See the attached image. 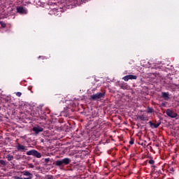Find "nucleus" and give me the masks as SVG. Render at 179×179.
<instances>
[{
  "label": "nucleus",
  "mask_w": 179,
  "mask_h": 179,
  "mask_svg": "<svg viewBox=\"0 0 179 179\" xmlns=\"http://www.w3.org/2000/svg\"><path fill=\"white\" fill-rule=\"evenodd\" d=\"M29 166L30 169H34V165H33V164H30Z\"/></svg>",
  "instance_id": "obj_22"
},
{
  "label": "nucleus",
  "mask_w": 179,
  "mask_h": 179,
  "mask_svg": "<svg viewBox=\"0 0 179 179\" xmlns=\"http://www.w3.org/2000/svg\"><path fill=\"white\" fill-rule=\"evenodd\" d=\"M129 144H130V145H134V140H131V141H129Z\"/></svg>",
  "instance_id": "obj_23"
},
{
  "label": "nucleus",
  "mask_w": 179,
  "mask_h": 179,
  "mask_svg": "<svg viewBox=\"0 0 179 179\" xmlns=\"http://www.w3.org/2000/svg\"><path fill=\"white\" fill-rule=\"evenodd\" d=\"M72 162V159L70 158L66 157L61 160H57L55 162V166H57V167H64L65 166H68V164H70Z\"/></svg>",
  "instance_id": "obj_1"
},
{
  "label": "nucleus",
  "mask_w": 179,
  "mask_h": 179,
  "mask_svg": "<svg viewBox=\"0 0 179 179\" xmlns=\"http://www.w3.org/2000/svg\"><path fill=\"white\" fill-rule=\"evenodd\" d=\"M46 179H54V178L52 176H48Z\"/></svg>",
  "instance_id": "obj_20"
},
{
  "label": "nucleus",
  "mask_w": 179,
  "mask_h": 179,
  "mask_svg": "<svg viewBox=\"0 0 179 179\" xmlns=\"http://www.w3.org/2000/svg\"><path fill=\"white\" fill-rule=\"evenodd\" d=\"M15 95H16L17 97H20V96H22V92H15Z\"/></svg>",
  "instance_id": "obj_19"
},
{
  "label": "nucleus",
  "mask_w": 179,
  "mask_h": 179,
  "mask_svg": "<svg viewBox=\"0 0 179 179\" xmlns=\"http://www.w3.org/2000/svg\"><path fill=\"white\" fill-rule=\"evenodd\" d=\"M16 10L17 13H19L20 15H27V13H29L27 8L21 6H17Z\"/></svg>",
  "instance_id": "obj_4"
},
{
  "label": "nucleus",
  "mask_w": 179,
  "mask_h": 179,
  "mask_svg": "<svg viewBox=\"0 0 179 179\" xmlns=\"http://www.w3.org/2000/svg\"><path fill=\"white\" fill-rule=\"evenodd\" d=\"M148 163H149V164L153 165V164H155V160H153V159H150V160L148 161Z\"/></svg>",
  "instance_id": "obj_18"
},
{
  "label": "nucleus",
  "mask_w": 179,
  "mask_h": 179,
  "mask_svg": "<svg viewBox=\"0 0 179 179\" xmlns=\"http://www.w3.org/2000/svg\"><path fill=\"white\" fill-rule=\"evenodd\" d=\"M147 113L148 114H150V113H153V108L148 107V109H147Z\"/></svg>",
  "instance_id": "obj_15"
},
{
  "label": "nucleus",
  "mask_w": 179,
  "mask_h": 179,
  "mask_svg": "<svg viewBox=\"0 0 179 179\" xmlns=\"http://www.w3.org/2000/svg\"><path fill=\"white\" fill-rule=\"evenodd\" d=\"M48 162H50V158H45V162L48 163Z\"/></svg>",
  "instance_id": "obj_21"
},
{
  "label": "nucleus",
  "mask_w": 179,
  "mask_h": 179,
  "mask_svg": "<svg viewBox=\"0 0 179 179\" xmlns=\"http://www.w3.org/2000/svg\"><path fill=\"white\" fill-rule=\"evenodd\" d=\"M16 149H17V152H27V147L18 143L16 145Z\"/></svg>",
  "instance_id": "obj_8"
},
{
  "label": "nucleus",
  "mask_w": 179,
  "mask_h": 179,
  "mask_svg": "<svg viewBox=\"0 0 179 179\" xmlns=\"http://www.w3.org/2000/svg\"><path fill=\"white\" fill-rule=\"evenodd\" d=\"M118 86L123 90H129V89H131V86L124 82L118 83Z\"/></svg>",
  "instance_id": "obj_5"
},
{
  "label": "nucleus",
  "mask_w": 179,
  "mask_h": 179,
  "mask_svg": "<svg viewBox=\"0 0 179 179\" xmlns=\"http://www.w3.org/2000/svg\"><path fill=\"white\" fill-rule=\"evenodd\" d=\"M138 120H141V121H148V117H145L143 115H138L137 117Z\"/></svg>",
  "instance_id": "obj_13"
},
{
  "label": "nucleus",
  "mask_w": 179,
  "mask_h": 179,
  "mask_svg": "<svg viewBox=\"0 0 179 179\" xmlns=\"http://www.w3.org/2000/svg\"><path fill=\"white\" fill-rule=\"evenodd\" d=\"M33 131L34 132H35V134H40V132H43V131H44V129L41 127H33Z\"/></svg>",
  "instance_id": "obj_10"
},
{
  "label": "nucleus",
  "mask_w": 179,
  "mask_h": 179,
  "mask_svg": "<svg viewBox=\"0 0 179 179\" xmlns=\"http://www.w3.org/2000/svg\"><path fill=\"white\" fill-rule=\"evenodd\" d=\"M0 164H1V166H6V162L3 160H0Z\"/></svg>",
  "instance_id": "obj_17"
},
{
  "label": "nucleus",
  "mask_w": 179,
  "mask_h": 179,
  "mask_svg": "<svg viewBox=\"0 0 179 179\" xmlns=\"http://www.w3.org/2000/svg\"><path fill=\"white\" fill-rule=\"evenodd\" d=\"M162 107H166V103H162Z\"/></svg>",
  "instance_id": "obj_24"
},
{
  "label": "nucleus",
  "mask_w": 179,
  "mask_h": 179,
  "mask_svg": "<svg viewBox=\"0 0 179 179\" xmlns=\"http://www.w3.org/2000/svg\"><path fill=\"white\" fill-rule=\"evenodd\" d=\"M170 94L169 92H162V97L166 100L169 101L170 99Z\"/></svg>",
  "instance_id": "obj_11"
},
{
  "label": "nucleus",
  "mask_w": 179,
  "mask_h": 179,
  "mask_svg": "<svg viewBox=\"0 0 179 179\" xmlns=\"http://www.w3.org/2000/svg\"><path fill=\"white\" fill-rule=\"evenodd\" d=\"M166 115H168V117H170L171 118H177V116L178 115L177 113H174L170 109L166 110Z\"/></svg>",
  "instance_id": "obj_7"
},
{
  "label": "nucleus",
  "mask_w": 179,
  "mask_h": 179,
  "mask_svg": "<svg viewBox=\"0 0 179 179\" xmlns=\"http://www.w3.org/2000/svg\"><path fill=\"white\" fill-rule=\"evenodd\" d=\"M6 159L8 162H12V160H13V156L10 155H8L6 156Z\"/></svg>",
  "instance_id": "obj_14"
},
{
  "label": "nucleus",
  "mask_w": 179,
  "mask_h": 179,
  "mask_svg": "<svg viewBox=\"0 0 179 179\" xmlns=\"http://www.w3.org/2000/svg\"><path fill=\"white\" fill-rule=\"evenodd\" d=\"M124 82H128V80H136L138 76L134 75H127L122 78Z\"/></svg>",
  "instance_id": "obj_6"
},
{
  "label": "nucleus",
  "mask_w": 179,
  "mask_h": 179,
  "mask_svg": "<svg viewBox=\"0 0 179 179\" xmlns=\"http://www.w3.org/2000/svg\"><path fill=\"white\" fill-rule=\"evenodd\" d=\"M148 124H149L150 127H151V128H153V127L159 128V127H160L161 122H158V123L155 124V123L152 122V121H150L148 122Z\"/></svg>",
  "instance_id": "obj_12"
},
{
  "label": "nucleus",
  "mask_w": 179,
  "mask_h": 179,
  "mask_svg": "<svg viewBox=\"0 0 179 179\" xmlns=\"http://www.w3.org/2000/svg\"><path fill=\"white\" fill-rule=\"evenodd\" d=\"M21 174H23L24 176H25V178H24V179L33 178V175L29 171H23L21 172Z\"/></svg>",
  "instance_id": "obj_9"
},
{
  "label": "nucleus",
  "mask_w": 179,
  "mask_h": 179,
  "mask_svg": "<svg viewBox=\"0 0 179 179\" xmlns=\"http://www.w3.org/2000/svg\"><path fill=\"white\" fill-rule=\"evenodd\" d=\"M0 24L1 26V27H6V23H5L4 22H0Z\"/></svg>",
  "instance_id": "obj_16"
},
{
  "label": "nucleus",
  "mask_w": 179,
  "mask_h": 179,
  "mask_svg": "<svg viewBox=\"0 0 179 179\" xmlns=\"http://www.w3.org/2000/svg\"><path fill=\"white\" fill-rule=\"evenodd\" d=\"M106 97V92H97L96 94H93L90 96V100L96 101L99 100V99H104Z\"/></svg>",
  "instance_id": "obj_2"
},
{
  "label": "nucleus",
  "mask_w": 179,
  "mask_h": 179,
  "mask_svg": "<svg viewBox=\"0 0 179 179\" xmlns=\"http://www.w3.org/2000/svg\"><path fill=\"white\" fill-rule=\"evenodd\" d=\"M26 155L27 156H34V157H36L37 159H41V153H40L38 151L36 150H31L29 151H27Z\"/></svg>",
  "instance_id": "obj_3"
},
{
  "label": "nucleus",
  "mask_w": 179,
  "mask_h": 179,
  "mask_svg": "<svg viewBox=\"0 0 179 179\" xmlns=\"http://www.w3.org/2000/svg\"><path fill=\"white\" fill-rule=\"evenodd\" d=\"M38 58H44L43 57L40 56Z\"/></svg>",
  "instance_id": "obj_25"
}]
</instances>
